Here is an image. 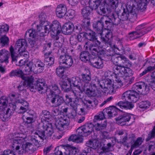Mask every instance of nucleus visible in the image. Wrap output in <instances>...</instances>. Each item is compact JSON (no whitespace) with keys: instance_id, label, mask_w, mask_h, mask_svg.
Here are the masks:
<instances>
[{"instance_id":"9","label":"nucleus","mask_w":155,"mask_h":155,"mask_svg":"<svg viewBox=\"0 0 155 155\" xmlns=\"http://www.w3.org/2000/svg\"><path fill=\"white\" fill-rule=\"evenodd\" d=\"M101 43L99 41L93 42L88 45L89 50L92 54L94 55H98L100 51L99 47L101 48L106 47L108 43L107 42L104 37H100Z\"/></svg>"},{"instance_id":"30","label":"nucleus","mask_w":155,"mask_h":155,"mask_svg":"<svg viewBox=\"0 0 155 155\" xmlns=\"http://www.w3.org/2000/svg\"><path fill=\"white\" fill-rule=\"evenodd\" d=\"M15 47L20 50L21 52L25 51L26 48V42L25 39H21L18 40L15 44Z\"/></svg>"},{"instance_id":"55","label":"nucleus","mask_w":155,"mask_h":155,"mask_svg":"<svg viewBox=\"0 0 155 155\" xmlns=\"http://www.w3.org/2000/svg\"><path fill=\"white\" fill-rule=\"evenodd\" d=\"M120 71L122 72V73L124 74V75L125 74H126L127 75L131 76L133 74V71L130 68H122L120 70Z\"/></svg>"},{"instance_id":"31","label":"nucleus","mask_w":155,"mask_h":155,"mask_svg":"<svg viewBox=\"0 0 155 155\" xmlns=\"http://www.w3.org/2000/svg\"><path fill=\"white\" fill-rule=\"evenodd\" d=\"M9 51L11 53V58L13 61H16L18 58L19 54L21 53L20 50L17 48L15 47L14 48L11 46L9 48Z\"/></svg>"},{"instance_id":"61","label":"nucleus","mask_w":155,"mask_h":155,"mask_svg":"<svg viewBox=\"0 0 155 155\" xmlns=\"http://www.w3.org/2000/svg\"><path fill=\"white\" fill-rule=\"evenodd\" d=\"M114 145V143H111V142H110L107 144L106 146L103 147H102V150L104 152H108L110 150V148L113 147Z\"/></svg>"},{"instance_id":"2","label":"nucleus","mask_w":155,"mask_h":155,"mask_svg":"<svg viewBox=\"0 0 155 155\" xmlns=\"http://www.w3.org/2000/svg\"><path fill=\"white\" fill-rule=\"evenodd\" d=\"M122 99L127 101H120L118 103V106L122 109H131L134 107V106L128 101L136 102L139 99V94L133 90L127 91L122 94Z\"/></svg>"},{"instance_id":"64","label":"nucleus","mask_w":155,"mask_h":155,"mask_svg":"<svg viewBox=\"0 0 155 155\" xmlns=\"http://www.w3.org/2000/svg\"><path fill=\"white\" fill-rule=\"evenodd\" d=\"M26 79L23 82H21L19 85L17 87L18 89L20 91H23L27 86V82H25Z\"/></svg>"},{"instance_id":"35","label":"nucleus","mask_w":155,"mask_h":155,"mask_svg":"<svg viewBox=\"0 0 155 155\" xmlns=\"http://www.w3.org/2000/svg\"><path fill=\"white\" fill-rule=\"evenodd\" d=\"M92 124L96 130L100 131L104 129L106 127L107 123L105 121L103 123H100L99 121L95 122L94 121V123Z\"/></svg>"},{"instance_id":"53","label":"nucleus","mask_w":155,"mask_h":155,"mask_svg":"<svg viewBox=\"0 0 155 155\" xmlns=\"http://www.w3.org/2000/svg\"><path fill=\"white\" fill-rule=\"evenodd\" d=\"M144 140L142 138L139 137L135 141L133 145H132L131 147L136 148L138 147L141 145Z\"/></svg>"},{"instance_id":"39","label":"nucleus","mask_w":155,"mask_h":155,"mask_svg":"<svg viewBox=\"0 0 155 155\" xmlns=\"http://www.w3.org/2000/svg\"><path fill=\"white\" fill-rule=\"evenodd\" d=\"M61 88L64 91L67 92L70 90L71 89L70 83L65 81H61L59 83Z\"/></svg>"},{"instance_id":"6","label":"nucleus","mask_w":155,"mask_h":155,"mask_svg":"<svg viewBox=\"0 0 155 155\" xmlns=\"http://www.w3.org/2000/svg\"><path fill=\"white\" fill-rule=\"evenodd\" d=\"M118 109L115 107H109L104 109L102 112H100L98 115L94 117L93 121L95 122L100 121L101 120L105 118H110L114 117L117 114Z\"/></svg>"},{"instance_id":"15","label":"nucleus","mask_w":155,"mask_h":155,"mask_svg":"<svg viewBox=\"0 0 155 155\" xmlns=\"http://www.w3.org/2000/svg\"><path fill=\"white\" fill-rule=\"evenodd\" d=\"M59 63L66 68H69L72 66L73 61L72 57L68 55L60 56L59 59Z\"/></svg>"},{"instance_id":"43","label":"nucleus","mask_w":155,"mask_h":155,"mask_svg":"<svg viewBox=\"0 0 155 155\" xmlns=\"http://www.w3.org/2000/svg\"><path fill=\"white\" fill-rule=\"evenodd\" d=\"M65 70L61 66L58 67L56 69V74L58 77L61 78H65L66 75L64 74Z\"/></svg>"},{"instance_id":"37","label":"nucleus","mask_w":155,"mask_h":155,"mask_svg":"<svg viewBox=\"0 0 155 155\" xmlns=\"http://www.w3.org/2000/svg\"><path fill=\"white\" fill-rule=\"evenodd\" d=\"M51 53H46L45 54V61L47 63L46 64L48 66H50L53 64L54 62V58L52 56H50Z\"/></svg>"},{"instance_id":"62","label":"nucleus","mask_w":155,"mask_h":155,"mask_svg":"<svg viewBox=\"0 0 155 155\" xmlns=\"http://www.w3.org/2000/svg\"><path fill=\"white\" fill-rule=\"evenodd\" d=\"M42 115H43V117L45 118L47 120H50L51 117V115L50 114V112L47 110H43L42 112Z\"/></svg>"},{"instance_id":"18","label":"nucleus","mask_w":155,"mask_h":155,"mask_svg":"<svg viewBox=\"0 0 155 155\" xmlns=\"http://www.w3.org/2000/svg\"><path fill=\"white\" fill-rule=\"evenodd\" d=\"M48 100L52 104H54L56 107H58L63 104L64 101L63 98L58 94H52L48 97Z\"/></svg>"},{"instance_id":"23","label":"nucleus","mask_w":155,"mask_h":155,"mask_svg":"<svg viewBox=\"0 0 155 155\" xmlns=\"http://www.w3.org/2000/svg\"><path fill=\"white\" fill-rule=\"evenodd\" d=\"M65 151L64 152L61 150H58L54 154L55 155H76L78 152V150L76 148L70 147H66L65 149Z\"/></svg>"},{"instance_id":"17","label":"nucleus","mask_w":155,"mask_h":155,"mask_svg":"<svg viewBox=\"0 0 155 155\" xmlns=\"http://www.w3.org/2000/svg\"><path fill=\"white\" fill-rule=\"evenodd\" d=\"M132 115L128 113H125L115 119L117 124L121 126H124L126 123L129 122Z\"/></svg>"},{"instance_id":"26","label":"nucleus","mask_w":155,"mask_h":155,"mask_svg":"<svg viewBox=\"0 0 155 155\" xmlns=\"http://www.w3.org/2000/svg\"><path fill=\"white\" fill-rule=\"evenodd\" d=\"M75 27L73 23L71 22H68L65 23L62 28V31L65 34H71L74 30Z\"/></svg>"},{"instance_id":"14","label":"nucleus","mask_w":155,"mask_h":155,"mask_svg":"<svg viewBox=\"0 0 155 155\" xmlns=\"http://www.w3.org/2000/svg\"><path fill=\"white\" fill-rule=\"evenodd\" d=\"M78 80V77H72L71 78H69L67 79L68 82L70 83L71 87L73 85L81 92H82L87 88L86 87L87 86V84H83L82 83L79 82Z\"/></svg>"},{"instance_id":"34","label":"nucleus","mask_w":155,"mask_h":155,"mask_svg":"<svg viewBox=\"0 0 155 155\" xmlns=\"http://www.w3.org/2000/svg\"><path fill=\"white\" fill-rule=\"evenodd\" d=\"M46 89L45 92H46L48 96L49 95H51L53 93L58 95L60 92L58 85L55 84L52 85L51 89H47L46 87Z\"/></svg>"},{"instance_id":"33","label":"nucleus","mask_w":155,"mask_h":155,"mask_svg":"<svg viewBox=\"0 0 155 155\" xmlns=\"http://www.w3.org/2000/svg\"><path fill=\"white\" fill-rule=\"evenodd\" d=\"M73 93L75 99L74 103H75V105L73 104H71V106L72 107L73 109L75 112L77 111V107L76 104L78 102L79 99L78 97L81 96L80 92L78 91H77L76 90H73L71 91Z\"/></svg>"},{"instance_id":"27","label":"nucleus","mask_w":155,"mask_h":155,"mask_svg":"<svg viewBox=\"0 0 155 155\" xmlns=\"http://www.w3.org/2000/svg\"><path fill=\"white\" fill-rule=\"evenodd\" d=\"M67 11L66 6L63 4L58 5L56 9V15L59 18L63 17L66 13Z\"/></svg>"},{"instance_id":"60","label":"nucleus","mask_w":155,"mask_h":155,"mask_svg":"<svg viewBox=\"0 0 155 155\" xmlns=\"http://www.w3.org/2000/svg\"><path fill=\"white\" fill-rule=\"evenodd\" d=\"M19 100L22 101H25L21 99V100H18L15 103V105H13L12 107L13 110L15 111L16 112L18 113V112L17 111L19 109H20V108H19V106H20V107L21 106H23L22 104H21V103L19 102H18V101Z\"/></svg>"},{"instance_id":"29","label":"nucleus","mask_w":155,"mask_h":155,"mask_svg":"<svg viewBox=\"0 0 155 155\" xmlns=\"http://www.w3.org/2000/svg\"><path fill=\"white\" fill-rule=\"evenodd\" d=\"M111 18V21L112 24L116 25H119L121 28H127L125 26L124 24V22L121 21V20L118 17L117 15L112 14V15L110 16Z\"/></svg>"},{"instance_id":"51","label":"nucleus","mask_w":155,"mask_h":155,"mask_svg":"<svg viewBox=\"0 0 155 155\" xmlns=\"http://www.w3.org/2000/svg\"><path fill=\"white\" fill-rule=\"evenodd\" d=\"M52 115L53 116L54 119L55 120V121L56 120L59 119L61 117V115L60 114V112L59 110L57 109H54L52 110L51 112Z\"/></svg>"},{"instance_id":"48","label":"nucleus","mask_w":155,"mask_h":155,"mask_svg":"<svg viewBox=\"0 0 155 155\" xmlns=\"http://www.w3.org/2000/svg\"><path fill=\"white\" fill-rule=\"evenodd\" d=\"M128 35V37L130 40L137 39L139 37L138 32L135 31L129 33Z\"/></svg>"},{"instance_id":"47","label":"nucleus","mask_w":155,"mask_h":155,"mask_svg":"<svg viewBox=\"0 0 155 155\" xmlns=\"http://www.w3.org/2000/svg\"><path fill=\"white\" fill-rule=\"evenodd\" d=\"M90 8L89 7L84 8L81 10V14L84 18H87L90 14Z\"/></svg>"},{"instance_id":"25","label":"nucleus","mask_w":155,"mask_h":155,"mask_svg":"<svg viewBox=\"0 0 155 155\" xmlns=\"http://www.w3.org/2000/svg\"><path fill=\"white\" fill-rule=\"evenodd\" d=\"M91 64L94 68L101 69L104 66L102 61L100 58L98 57H94L90 60Z\"/></svg>"},{"instance_id":"59","label":"nucleus","mask_w":155,"mask_h":155,"mask_svg":"<svg viewBox=\"0 0 155 155\" xmlns=\"http://www.w3.org/2000/svg\"><path fill=\"white\" fill-rule=\"evenodd\" d=\"M9 30V26L6 24L0 26V35L5 32H7Z\"/></svg>"},{"instance_id":"1","label":"nucleus","mask_w":155,"mask_h":155,"mask_svg":"<svg viewBox=\"0 0 155 155\" xmlns=\"http://www.w3.org/2000/svg\"><path fill=\"white\" fill-rule=\"evenodd\" d=\"M149 0H128L126 8L123 9L120 16L122 21L129 20L134 22L137 18L139 9L143 12L145 10Z\"/></svg>"},{"instance_id":"16","label":"nucleus","mask_w":155,"mask_h":155,"mask_svg":"<svg viewBox=\"0 0 155 155\" xmlns=\"http://www.w3.org/2000/svg\"><path fill=\"white\" fill-rule=\"evenodd\" d=\"M104 17L102 16L99 20L94 22L93 25V26L94 30L97 33L100 35L101 37H103L102 35L103 28L104 27Z\"/></svg>"},{"instance_id":"44","label":"nucleus","mask_w":155,"mask_h":155,"mask_svg":"<svg viewBox=\"0 0 155 155\" xmlns=\"http://www.w3.org/2000/svg\"><path fill=\"white\" fill-rule=\"evenodd\" d=\"M9 75L10 77H12L15 76L22 77L23 76V71L19 69L15 70H12L10 73Z\"/></svg>"},{"instance_id":"10","label":"nucleus","mask_w":155,"mask_h":155,"mask_svg":"<svg viewBox=\"0 0 155 155\" xmlns=\"http://www.w3.org/2000/svg\"><path fill=\"white\" fill-rule=\"evenodd\" d=\"M93 125L92 124H87L79 127L76 132L80 136H87L93 131Z\"/></svg>"},{"instance_id":"21","label":"nucleus","mask_w":155,"mask_h":155,"mask_svg":"<svg viewBox=\"0 0 155 155\" xmlns=\"http://www.w3.org/2000/svg\"><path fill=\"white\" fill-rule=\"evenodd\" d=\"M39 29H40L41 31H38L37 29V33L35 30L32 29H31L27 30L25 33V38L26 39H38V36H39L41 37H43V36H41L40 35V34L41 33L42 29L40 28Z\"/></svg>"},{"instance_id":"63","label":"nucleus","mask_w":155,"mask_h":155,"mask_svg":"<svg viewBox=\"0 0 155 155\" xmlns=\"http://www.w3.org/2000/svg\"><path fill=\"white\" fill-rule=\"evenodd\" d=\"M124 61L123 62V64L122 65L121 68H124L128 67L131 65V63L130 62L127 58L125 56L124 58Z\"/></svg>"},{"instance_id":"54","label":"nucleus","mask_w":155,"mask_h":155,"mask_svg":"<svg viewBox=\"0 0 155 155\" xmlns=\"http://www.w3.org/2000/svg\"><path fill=\"white\" fill-rule=\"evenodd\" d=\"M33 65L32 63L30 62L27 64L26 65L24 66L25 67L24 71H25L26 74H29L30 72L32 71V66Z\"/></svg>"},{"instance_id":"4","label":"nucleus","mask_w":155,"mask_h":155,"mask_svg":"<svg viewBox=\"0 0 155 155\" xmlns=\"http://www.w3.org/2000/svg\"><path fill=\"white\" fill-rule=\"evenodd\" d=\"M38 128L40 130L36 132V134L43 140L51 137L54 133L52 124L46 121L45 123L41 122L39 123Z\"/></svg>"},{"instance_id":"8","label":"nucleus","mask_w":155,"mask_h":155,"mask_svg":"<svg viewBox=\"0 0 155 155\" xmlns=\"http://www.w3.org/2000/svg\"><path fill=\"white\" fill-rule=\"evenodd\" d=\"M20 141H18L17 146H15L16 150L14 153L15 155H17V153L19 154V155H23L26 152L30 153L36 150V147L31 143L27 142L25 144L22 145L19 143Z\"/></svg>"},{"instance_id":"52","label":"nucleus","mask_w":155,"mask_h":155,"mask_svg":"<svg viewBox=\"0 0 155 155\" xmlns=\"http://www.w3.org/2000/svg\"><path fill=\"white\" fill-rule=\"evenodd\" d=\"M68 140L69 141H72L78 143L81 142L82 141L81 138L74 135H71L68 138Z\"/></svg>"},{"instance_id":"5","label":"nucleus","mask_w":155,"mask_h":155,"mask_svg":"<svg viewBox=\"0 0 155 155\" xmlns=\"http://www.w3.org/2000/svg\"><path fill=\"white\" fill-rule=\"evenodd\" d=\"M34 79V77L32 75L27 76L26 78L25 82H27V86L28 87L31 91L35 92L38 90L41 94L45 92L46 89L45 83L38 81L36 84H33Z\"/></svg>"},{"instance_id":"38","label":"nucleus","mask_w":155,"mask_h":155,"mask_svg":"<svg viewBox=\"0 0 155 155\" xmlns=\"http://www.w3.org/2000/svg\"><path fill=\"white\" fill-rule=\"evenodd\" d=\"M86 38L93 42L98 41L96 38L95 33L93 31L89 30L85 33Z\"/></svg>"},{"instance_id":"49","label":"nucleus","mask_w":155,"mask_h":155,"mask_svg":"<svg viewBox=\"0 0 155 155\" xmlns=\"http://www.w3.org/2000/svg\"><path fill=\"white\" fill-rule=\"evenodd\" d=\"M150 105V103L148 101H143L139 104V107L146 109L149 108Z\"/></svg>"},{"instance_id":"22","label":"nucleus","mask_w":155,"mask_h":155,"mask_svg":"<svg viewBox=\"0 0 155 155\" xmlns=\"http://www.w3.org/2000/svg\"><path fill=\"white\" fill-rule=\"evenodd\" d=\"M69 124V121L68 119H60L56 120L55 121V126L57 128L60 130H62L66 128Z\"/></svg>"},{"instance_id":"12","label":"nucleus","mask_w":155,"mask_h":155,"mask_svg":"<svg viewBox=\"0 0 155 155\" xmlns=\"http://www.w3.org/2000/svg\"><path fill=\"white\" fill-rule=\"evenodd\" d=\"M18 102L22 104L23 106L20 107V109L17 112L18 113H22V118L23 120H26L30 117H32L33 115L29 113L28 112H26L29 109V104L26 101H18Z\"/></svg>"},{"instance_id":"40","label":"nucleus","mask_w":155,"mask_h":155,"mask_svg":"<svg viewBox=\"0 0 155 155\" xmlns=\"http://www.w3.org/2000/svg\"><path fill=\"white\" fill-rule=\"evenodd\" d=\"M146 26V24H143L137 26L135 29V31L138 32L140 36H142L146 34V31L144 30V28Z\"/></svg>"},{"instance_id":"36","label":"nucleus","mask_w":155,"mask_h":155,"mask_svg":"<svg viewBox=\"0 0 155 155\" xmlns=\"http://www.w3.org/2000/svg\"><path fill=\"white\" fill-rule=\"evenodd\" d=\"M91 55L89 52L87 51L81 52L80 56V58L81 61L84 62L89 61L90 62Z\"/></svg>"},{"instance_id":"42","label":"nucleus","mask_w":155,"mask_h":155,"mask_svg":"<svg viewBox=\"0 0 155 155\" xmlns=\"http://www.w3.org/2000/svg\"><path fill=\"white\" fill-rule=\"evenodd\" d=\"M39 18L41 22L40 23L39 25H37V29L38 31H41L40 29H39L40 28H41L42 29H44L43 25H42V24L44 22L47 21H45L46 18V16L44 13H41L39 15Z\"/></svg>"},{"instance_id":"28","label":"nucleus","mask_w":155,"mask_h":155,"mask_svg":"<svg viewBox=\"0 0 155 155\" xmlns=\"http://www.w3.org/2000/svg\"><path fill=\"white\" fill-rule=\"evenodd\" d=\"M91 87L96 90L100 89L103 88L102 85V81L100 82L99 78L97 77L93 78L90 86Z\"/></svg>"},{"instance_id":"20","label":"nucleus","mask_w":155,"mask_h":155,"mask_svg":"<svg viewBox=\"0 0 155 155\" xmlns=\"http://www.w3.org/2000/svg\"><path fill=\"white\" fill-rule=\"evenodd\" d=\"M112 81L109 79H107L103 81H102V85L103 89L104 90V92L106 93L105 91L109 90V92L112 93L114 91V86L115 84H112Z\"/></svg>"},{"instance_id":"24","label":"nucleus","mask_w":155,"mask_h":155,"mask_svg":"<svg viewBox=\"0 0 155 155\" xmlns=\"http://www.w3.org/2000/svg\"><path fill=\"white\" fill-rule=\"evenodd\" d=\"M124 56L123 55H120V56H113L111 58V61L115 65L114 66V67L115 66L118 67H120V69H119V71L122 68V65L123 64V62L124 61Z\"/></svg>"},{"instance_id":"19","label":"nucleus","mask_w":155,"mask_h":155,"mask_svg":"<svg viewBox=\"0 0 155 155\" xmlns=\"http://www.w3.org/2000/svg\"><path fill=\"white\" fill-rule=\"evenodd\" d=\"M110 10L111 8L109 5L107 3L106 1L104 0L101 2L99 5V8L98 9L97 12L100 15H103L110 12Z\"/></svg>"},{"instance_id":"45","label":"nucleus","mask_w":155,"mask_h":155,"mask_svg":"<svg viewBox=\"0 0 155 155\" xmlns=\"http://www.w3.org/2000/svg\"><path fill=\"white\" fill-rule=\"evenodd\" d=\"M96 89H94L92 88H91L90 86L87 87V89H85L84 91L89 96H95L96 95L95 90Z\"/></svg>"},{"instance_id":"11","label":"nucleus","mask_w":155,"mask_h":155,"mask_svg":"<svg viewBox=\"0 0 155 155\" xmlns=\"http://www.w3.org/2000/svg\"><path fill=\"white\" fill-rule=\"evenodd\" d=\"M120 69V67L116 66L113 67V73L115 74V81L116 82L114 84L116 88H120L123 85L122 80L124 75L122 72L118 70Z\"/></svg>"},{"instance_id":"56","label":"nucleus","mask_w":155,"mask_h":155,"mask_svg":"<svg viewBox=\"0 0 155 155\" xmlns=\"http://www.w3.org/2000/svg\"><path fill=\"white\" fill-rule=\"evenodd\" d=\"M109 6L110 8L113 9H116L118 7L119 3V0H108Z\"/></svg>"},{"instance_id":"58","label":"nucleus","mask_w":155,"mask_h":155,"mask_svg":"<svg viewBox=\"0 0 155 155\" xmlns=\"http://www.w3.org/2000/svg\"><path fill=\"white\" fill-rule=\"evenodd\" d=\"M104 18L106 17V16H104ZM105 23L104 24V27L108 29H111V25H112V22L111 21V20L110 17L109 18L108 20H105L104 19Z\"/></svg>"},{"instance_id":"3","label":"nucleus","mask_w":155,"mask_h":155,"mask_svg":"<svg viewBox=\"0 0 155 155\" xmlns=\"http://www.w3.org/2000/svg\"><path fill=\"white\" fill-rule=\"evenodd\" d=\"M42 25H43L44 29L41 30L40 36H44L45 35V34L48 33L50 31L52 35L56 36V40H58L59 38L57 36L61 32L62 29L60 23L58 21H54L51 24L48 21L44 22Z\"/></svg>"},{"instance_id":"13","label":"nucleus","mask_w":155,"mask_h":155,"mask_svg":"<svg viewBox=\"0 0 155 155\" xmlns=\"http://www.w3.org/2000/svg\"><path fill=\"white\" fill-rule=\"evenodd\" d=\"M133 91L138 94H145L149 91L147 85L143 82H139L134 84L133 87Z\"/></svg>"},{"instance_id":"50","label":"nucleus","mask_w":155,"mask_h":155,"mask_svg":"<svg viewBox=\"0 0 155 155\" xmlns=\"http://www.w3.org/2000/svg\"><path fill=\"white\" fill-rule=\"evenodd\" d=\"M0 40L2 45L3 46L8 45L9 43V38L5 35L2 36Z\"/></svg>"},{"instance_id":"46","label":"nucleus","mask_w":155,"mask_h":155,"mask_svg":"<svg viewBox=\"0 0 155 155\" xmlns=\"http://www.w3.org/2000/svg\"><path fill=\"white\" fill-rule=\"evenodd\" d=\"M9 52L5 49H2L0 51V56L4 55L5 57V59L3 61H1V62L5 61L6 62H8V55Z\"/></svg>"},{"instance_id":"7","label":"nucleus","mask_w":155,"mask_h":155,"mask_svg":"<svg viewBox=\"0 0 155 155\" xmlns=\"http://www.w3.org/2000/svg\"><path fill=\"white\" fill-rule=\"evenodd\" d=\"M8 103L7 98L5 96H2L0 98V111H2L0 117L4 121L8 120L11 114L10 108L7 106Z\"/></svg>"},{"instance_id":"57","label":"nucleus","mask_w":155,"mask_h":155,"mask_svg":"<svg viewBox=\"0 0 155 155\" xmlns=\"http://www.w3.org/2000/svg\"><path fill=\"white\" fill-rule=\"evenodd\" d=\"M127 137L128 144L131 143L132 145H133L136 139L135 135L133 134H130L127 136Z\"/></svg>"},{"instance_id":"32","label":"nucleus","mask_w":155,"mask_h":155,"mask_svg":"<svg viewBox=\"0 0 155 155\" xmlns=\"http://www.w3.org/2000/svg\"><path fill=\"white\" fill-rule=\"evenodd\" d=\"M86 145L91 149L95 150L100 147V144L99 141L97 140H91L87 141Z\"/></svg>"},{"instance_id":"41","label":"nucleus","mask_w":155,"mask_h":155,"mask_svg":"<svg viewBox=\"0 0 155 155\" xmlns=\"http://www.w3.org/2000/svg\"><path fill=\"white\" fill-rule=\"evenodd\" d=\"M82 80L83 82L84 83H83V84H87V86L86 87V89H87V87L90 86V84L89 83L90 81L91 80V75L90 74H82L81 75Z\"/></svg>"}]
</instances>
